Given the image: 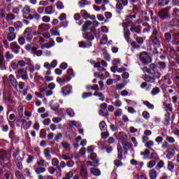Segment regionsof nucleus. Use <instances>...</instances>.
<instances>
[{
  "mask_svg": "<svg viewBox=\"0 0 179 179\" xmlns=\"http://www.w3.org/2000/svg\"><path fill=\"white\" fill-rule=\"evenodd\" d=\"M43 155L46 159V160H51V152L50 151V148H45L43 151Z\"/></svg>",
  "mask_w": 179,
  "mask_h": 179,
  "instance_id": "obj_19",
  "label": "nucleus"
},
{
  "mask_svg": "<svg viewBox=\"0 0 179 179\" xmlns=\"http://www.w3.org/2000/svg\"><path fill=\"white\" fill-rule=\"evenodd\" d=\"M50 33L52 36H60L59 33L58 32V29L57 28L50 29Z\"/></svg>",
  "mask_w": 179,
  "mask_h": 179,
  "instance_id": "obj_47",
  "label": "nucleus"
},
{
  "mask_svg": "<svg viewBox=\"0 0 179 179\" xmlns=\"http://www.w3.org/2000/svg\"><path fill=\"white\" fill-rule=\"evenodd\" d=\"M48 173H49L50 174H51V175L52 176L53 174L55 173V171H57V169H55V168H54V167H52V166H50V167H49V168L48 169Z\"/></svg>",
  "mask_w": 179,
  "mask_h": 179,
  "instance_id": "obj_57",
  "label": "nucleus"
},
{
  "mask_svg": "<svg viewBox=\"0 0 179 179\" xmlns=\"http://www.w3.org/2000/svg\"><path fill=\"white\" fill-rule=\"evenodd\" d=\"M66 113H67V115H69L71 117L75 115V110H73V109H72V108H67Z\"/></svg>",
  "mask_w": 179,
  "mask_h": 179,
  "instance_id": "obj_43",
  "label": "nucleus"
},
{
  "mask_svg": "<svg viewBox=\"0 0 179 179\" xmlns=\"http://www.w3.org/2000/svg\"><path fill=\"white\" fill-rule=\"evenodd\" d=\"M62 146L65 149V150H71V144L68 143L67 142H62Z\"/></svg>",
  "mask_w": 179,
  "mask_h": 179,
  "instance_id": "obj_41",
  "label": "nucleus"
},
{
  "mask_svg": "<svg viewBox=\"0 0 179 179\" xmlns=\"http://www.w3.org/2000/svg\"><path fill=\"white\" fill-rule=\"evenodd\" d=\"M142 116L143 117V118H145V120H149V118H150V114H149V112L148 111H143L142 113Z\"/></svg>",
  "mask_w": 179,
  "mask_h": 179,
  "instance_id": "obj_56",
  "label": "nucleus"
},
{
  "mask_svg": "<svg viewBox=\"0 0 179 179\" xmlns=\"http://www.w3.org/2000/svg\"><path fill=\"white\" fill-rule=\"evenodd\" d=\"M143 104L144 106H146V107H148L149 110H153V108H155V105L150 103V102H149L148 101H144Z\"/></svg>",
  "mask_w": 179,
  "mask_h": 179,
  "instance_id": "obj_37",
  "label": "nucleus"
},
{
  "mask_svg": "<svg viewBox=\"0 0 179 179\" xmlns=\"http://www.w3.org/2000/svg\"><path fill=\"white\" fill-rule=\"evenodd\" d=\"M139 59L142 64H144V65H148V64L150 62V56H149L148 52H143L140 54Z\"/></svg>",
  "mask_w": 179,
  "mask_h": 179,
  "instance_id": "obj_5",
  "label": "nucleus"
},
{
  "mask_svg": "<svg viewBox=\"0 0 179 179\" xmlns=\"http://www.w3.org/2000/svg\"><path fill=\"white\" fill-rule=\"evenodd\" d=\"M94 96H96V97H101L100 100L101 101H104L105 98L104 96L103 95V93L100 92H95L94 93Z\"/></svg>",
  "mask_w": 179,
  "mask_h": 179,
  "instance_id": "obj_38",
  "label": "nucleus"
},
{
  "mask_svg": "<svg viewBox=\"0 0 179 179\" xmlns=\"http://www.w3.org/2000/svg\"><path fill=\"white\" fill-rule=\"evenodd\" d=\"M78 45L81 48H90V47H92V42L86 43L85 42L81 41L78 43Z\"/></svg>",
  "mask_w": 179,
  "mask_h": 179,
  "instance_id": "obj_23",
  "label": "nucleus"
},
{
  "mask_svg": "<svg viewBox=\"0 0 179 179\" xmlns=\"http://www.w3.org/2000/svg\"><path fill=\"white\" fill-rule=\"evenodd\" d=\"M122 26L123 27L124 37L126 41L129 43V41H131V31H129V29H128V22H123Z\"/></svg>",
  "mask_w": 179,
  "mask_h": 179,
  "instance_id": "obj_3",
  "label": "nucleus"
},
{
  "mask_svg": "<svg viewBox=\"0 0 179 179\" xmlns=\"http://www.w3.org/2000/svg\"><path fill=\"white\" fill-rule=\"evenodd\" d=\"M143 15H145V16H148V15H150V16H153V11L150 9H146L144 11H143Z\"/></svg>",
  "mask_w": 179,
  "mask_h": 179,
  "instance_id": "obj_50",
  "label": "nucleus"
},
{
  "mask_svg": "<svg viewBox=\"0 0 179 179\" xmlns=\"http://www.w3.org/2000/svg\"><path fill=\"white\" fill-rule=\"evenodd\" d=\"M91 174H93V176H95L96 177H99L100 176L101 172L100 170L96 169V168H92L90 169Z\"/></svg>",
  "mask_w": 179,
  "mask_h": 179,
  "instance_id": "obj_29",
  "label": "nucleus"
},
{
  "mask_svg": "<svg viewBox=\"0 0 179 179\" xmlns=\"http://www.w3.org/2000/svg\"><path fill=\"white\" fill-rule=\"evenodd\" d=\"M80 177H83L85 179H87V169L83 165H82L80 169Z\"/></svg>",
  "mask_w": 179,
  "mask_h": 179,
  "instance_id": "obj_11",
  "label": "nucleus"
},
{
  "mask_svg": "<svg viewBox=\"0 0 179 179\" xmlns=\"http://www.w3.org/2000/svg\"><path fill=\"white\" fill-rule=\"evenodd\" d=\"M160 93V88L155 87L151 91L152 96H156Z\"/></svg>",
  "mask_w": 179,
  "mask_h": 179,
  "instance_id": "obj_36",
  "label": "nucleus"
},
{
  "mask_svg": "<svg viewBox=\"0 0 179 179\" xmlns=\"http://www.w3.org/2000/svg\"><path fill=\"white\" fill-rule=\"evenodd\" d=\"M38 29L41 33H43V31H47V30H50V27L45 24H41L39 25Z\"/></svg>",
  "mask_w": 179,
  "mask_h": 179,
  "instance_id": "obj_21",
  "label": "nucleus"
},
{
  "mask_svg": "<svg viewBox=\"0 0 179 179\" xmlns=\"http://www.w3.org/2000/svg\"><path fill=\"white\" fill-rule=\"evenodd\" d=\"M143 79L145 80V82H149V83H155V78L148 76V74H145L143 76Z\"/></svg>",
  "mask_w": 179,
  "mask_h": 179,
  "instance_id": "obj_16",
  "label": "nucleus"
},
{
  "mask_svg": "<svg viewBox=\"0 0 179 179\" xmlns=\"http://www.w3.org/2000/svg\"><path fill=\"white\" fill-rule=\"evenodd\" d=\"M58 164H59V160H58L57 158H53L52 159V166L54 167H58Z\"/></svg>",
  "mask_w": 179,
  "mask_h": 179,
  "instance_id": "obj_48",
  "label": "nucleus"
},
{
  "mask_svg": "<svg viewBox=\"0 0 179 179\" xmlns=\"http://www.w3.org/2000/svg\"><path fill=\"white\" fill-rule=\"evenodd\" d=\"M143 26H145V28L143 29V33H149L152 30V27L148 23H143Z\"/></svg>",
  "mask_w": 179,
  "mask_h": 179,
  "instance_id": "obj_31",
  "label": "nucleus"
},
{
  "mask_svg": "<svg viewBox=\"0 0 179 179\" xmlns=\"http://www.w3.org/2000/svg\"><path fill=\"white\" fill-rule=\"evenodd\" d=\"M10 65H11V68L13 69H16L17 68L18 66V63L16 60H13L10 63Z\"/></svg>",
  "mask_w": 179,
  "mask_h": 179,
  "instance_id": "obj_54",
  "label": "nucleus"
},
{
  "mask_svg": "<svg viewBox=\"0 0 179 179\" xmlns=\"http://www.w3.org/2000/svg\"><path fill=\"white\" fill-rule=\"evenodd\" d=\"M170 0H158L159 6H166V5H169Z\"/></svg>",
  "mask_w": 179,
  "mask_h": 179,
  "instance_id": "obj_35",
  "label": "nucleus"
},
{
  "mask_svg": "<svg viewBox=\"0 0 179 179\" xmlns=\"http://www.w3.org/2000/svg\"><path fill=\"white\" fill-rule=\"evenodd\" d=\"M164 37L166 43H170L171 41V34L170 32L166 33Z\"/></svg>",
  "mask_w": 179,
  "mask_h": 179,
  "instance_id": "obj_40",
  "label": "nucleus"
},
{
  "mask_svg": "<svg viewBox=\"0 0 179 179\" xmlns=\"http://www.w3.org/2000/svg\"><path fill=\"white\" fill-rule=\"evenodd\" d=\"M16 38V34H7V40L8 41H13Z\"/></svg>",
  "mask_w": 179,
  "mask_h": 179,
  "instance_id": "obj_44",
  "label": "nucleus"
},
{
  "mask_svg": "<svg viewBox=\"0 0 179 179\" xmlns=\"http://www.w3.org/2000/svg\"><path fill=\"white\" fill-rule=\"evenodd\" d=\"M45 13L46 15H52V13H55V8L52 6H48L45 8Z\"/></svg>",
  "mask_w": 179,
  "mask_h": 179,
  "instance_id": "obj_14",
  "label": "nucleus"
},
{
  "mask_svg": "<svg viewBox=\"0 0 179 179\" xmlns=\"http://www.w3.org/2000/svg\"><path fill=\"white\" fill-rule=\"evenodd\" d=\"M22 12L23 17H24V16H27V15H30V13H31V10L30 9V7L25 6L22 8Z\"/></svg>",
  "mask_w": 179,
  "mask_h": 179,
  "instance_id": "obj_22",
  "label": "nucleus"
},
{
  "mask_svg": "<svg viewBox=\"0 0 179 179\" xmlns=\"http://www.w3.org/2000/svg\"><path fill=\"white\" fill-rule=\"evenodd\" d=\"M164 167V161L160 160L157 164V169H163Z\"/></svg>",
  "mask_w": 179,
  "mask_h": 179,
  "instance_id": "obj_59",
  "label": "nucleus"
},
{
  "mask_svg": "<svg viewBox=\"0 0 179 179\" xmlns=\"http://www.w3.org/2000/svg\"><path fill=\"white\" fill-rule=\"evenodd\" d=\"M15 175L16 178H17V179H22L23 177V174H22V173H20V171H16L15 172Z\"/></svg>",
  "mask_w": 179,
  "mask_h": 179,
  "instance_id": "obj_61",
  "label": "nucleus"
},
{
  "mask_svg": "<svg viewBox=\"0 0 179 179\" xmlns=\"http://www.w3.org/2000/svg\"><path fill=\"white\" fill-rule=\"evenodd\" d=\"M23 36L25 38H27V41H31V39L33 38V35H31V28H27L24 31Z\"/></svg>",
  "mask_w": 179,
  "mask_h": 179,
  "instance_id": "obj_9",
  "label": "nucleus"
},
{
  "mask_svg": "<svg viewBox=\"0 0 179 179\" xmlns=\"http://www.w3.org/2000/svg\"><path fill=\"white\" fill-rule=\"evenodd\" d=\"M119 134L120 137L118 138V139L121 141L124 150L127 151L130 150V149H132V144L129 142L126 141L127 138H128V135H127L124 132H120Z\"/></svg>",
  "mask_w": 179,
  "mask_h": 179,
  "instance_id": "obj_2",
  "label": "nucleus"
},
{
  "mask_svg": "<svg viewBox=\"0 0 179 179\" xmlns=\"http://www.w3.org/2000/svg\"><path fill=\"white\" fill-rule=\"evenodd\" d=\"M16 16L12 13H9L6 15V20L8 23H12V20H15Z\"/></svg>",
  "mask_w": 179,
  "mask_h": 179,
  "instance_id": "obj_26",
  "label": "nucleus"
},
{
  "mask_svg": "<svg viewBox=\"0 0 179 179\" xmlns=\"http://www.w3.org/2000/svg\"><path fill=\"white\" fill-rule=\"evenodd\" d=\"M78 3L81 8H85V6L87 5V0H81Z\"/></svg>",
  "mask_w": 179,
  "mask_h": 179,
  "instance_id": "obj_62",
  "label": "nucleus"
},
{
  "mask_svg": "<svg viewBox=\"0 0 179 179\" xmlns=\"http://www.w3.org/2000/svg\"><path fill=\"white\" fill-rule=\"evenodd\" d=\"M159 16L161 19L164 20V19L169 18V8H164L161 10L159 13Z\"/></svg>",
  "mask_w": 179,
  "mask_h": 179,
  "instance_id": "obj_10",
  "label": "nucleus"
},
{
  "mask_svg": "<svg viewBox=\"0 0 179 179\" xmlns=\"http://www.w3.org/2000/svg\"><path fill=\"white\" fill-rule=\"evenodd\" d=\"M148 176L150 179H157V171L155 169H151L148 172Z\"/></svg>",
  "mask_w": 179,
  "mask_h": 179,
  "instance_id": "obj_12",
  "label": "nucleus"
},
{
  "mask_svg": "<svg viewBox=\"0 0 179 179\" xmlns=\"http://www.w3.org/2000/svg\"><path fill=\"white\" fill-rule=\"evenodd\" d=\"M162 38V33L160 32V29L156 28L155 26L152 27V32L151 36H150V41L154 44V45H157V47H160V39Z\"/></svg>",
  "mask_w": 179,
  "mask_h": 179,
  "instance_id": "obj_1",
  "label": "nucleus"
},
{
  "mask_svg": "<svg viewBox=\"0 0 179 179\" xmlns=\"http://www.w3.org/2000/svg\"><path fill=\"white\" fill-rule=\"evenodd\" d=\"M90 159L92 160L95 164H99V159H97V155H96V153L90 154Z\"/></svg>",
  "mask_w": 179,
  "mask_h": 179,
  "instance_id": "obj_27",
  "label": "nucleus"
},
{
  "mask_svg": "<svg viewBox=\"0 0 179 179\" xmlns=\"http://www.w3.org/2000/svg\"><path fill=\"white\" fill-rule=\"evenodd\" d=\"M56 7L59 10L64 9L65 6H64V3L62 1H57L56 3Z\"/></svg>",
  "mask_w": 179,
  "mask_h": 179,
  "instance_id": "obj_46",
  "label": "nucleus"
},
{
  "mask_svg": "<svg viewBox=\"0 0 179 179\" xmlns=\"http://www.w3.org/2000/svg\"><path fill=\"white\" fill-rule=\"evenodd\" d=\"M10 48L14 54H19L20 52V46L17 45V42H12L10 44Z\"/></svg>",
  "mask_w": 179,
  "mask_h": 179,
  "instance_id": "obj_8",
  "label": "nucleus"
},
{
  "mask_svg": "<svg viewBox=\"0 0 179 179\" xmlns=\"http://www.w3.org/2000/svg\"><path fill=\"white\" fill-rule=\"evenodd\" d=\"M8 79H9V82L11 83L12 86H13L14 87H17V80L15 78V76L10 75L8 77Z\"/></svg>",
  "mask_w": 179,
  "mask_h": 179,
  "instance_id": "obj_13",
  "label": "nucleus"
},
{
  "mask_svg": "<svg viewBox=\"0 0 179 179\" xmlns=\"http://www.w3.org/2000/svg\"><path fill=\"white\" fill-rule=\"evenodd\" d=\"M116 2L115 8L117 10H122L124 6H128V0H115Z\"/></svg>",
  "mask_w": 179,
  "mask_h": 179,
  "instance_id": "obj_6",
  "label": "nucleus"
},
{
  "mask_svg": "<svg viewBox=\"0 0 179 179\" xmlns=\"http://www.w3.org/2000/svg\"><path fill=\"white\" fill-rule=\"evenodd\" d=\"M158 66L160 68V69H164V68H166V62H159Z\"/></svg>",
  "mask_w": 179,
  "mask_h": 179,
  "instance_id": "obj_64",
  "label": "nucleus"
},
{
  "mask_svg": "<svg viewBox=\"0 0 179 179\" xmlns=\"http://www.w3.org/2000/svg\"><path fill=\"white\" fill-rule=\"evenodd\" d=\"M22 6H18L17 7L13 9V13H15L16 15L19 14V12H20V9H22Z\"/></svg>",
  "mask_w": 179,
  "mask_h": 179,
  "instance_id": "obj_60",
  "label": "nucleus"
},
{
  "mask_svg": "<svg viewBox=\"0 0 179 179\" xmlns=\"http://www.w3.org/2000/svg\"><path fill=\"white\" fill-rule=\"evenodd\" d=\"M166 153H168L171 157H173V156H174L176 154V147H174V145H171L169 148L167 149Z\"/></svg>",
  "mask_w": 179,
  "mask_h": 179,
  "instance_id": "obj_18",
  "label": "nucleus"
},
{
  "mask_svg": "<svg viewBox=\"0 0 179 179\" xmlns=\"http://www.w3.org/2000/svg\"><path fill=\"white\" fill-rule=\"evenodd\" d=\"M126 23H128V27L130 26V31H131V33H136V34H141V33H142V29L141 27L135 26V24H134L132 21L126 22Z\"/></svg>",
  "mask_w": 179,
  "mask_h": 179,
  "instance_id": "obj_4",
  "label": "nucleus"
},
{
  "mask_svg": "<svg viewBox=\"0 0 179 179\" xmlns=\"http://www.w3.org/2000/svg\"><path fill=\"white\" fill-rule=\"evenodd\" d=\"M131 47L134 50H139V48H141V46H139L135 41L131 42Z\"/></svg>",
  "mask_w": 179,
  "mask_h": 179,
  "instance_id": "obj_58",
  "label": "nucleus"
},
{
  "mask_svg": "<svg viewBox=\"0 0 179 179\" xmlns=\"http://www.w3.org/2000/svg\"><path fill=\"white\" fill-rule=\"evenodd\" d=\"M35 173L36 174H43V173H45V168L39 166L35 169Z\"/></svg>",
  "mask_w": 179,
  "mask_h": 179,
  "instance_id": "obj_34",
  "label": "nucleus"
},
{
  "mask_svg": "<svg viewBox=\"0 0 179 179\" xmlns=\"http://www.w3.org/2000/svg\"><path fill=\"white\" fill-rule=\"evenodd\" d=\"M61 93L63 96H68L72 93V86L71 85H67L62 87Z\"/></svg>",
  "mask_w": 179,
  "mask_h": 179,
  "instance_id": "obj_7",
  "label": "nucleus"
},
{
  "mask_svg": "<svg viewBox=\"0 0 179 179\" xmlns=\"http://www.w3.org/2000/svg\"><path fill=\"white\" fill-rule=\"evenodd\" d=\"M99 128L101 131H106L107 129V124H106V122L102 121L99 123Z\"/></svg>",
  "mask_w": 179,
  "mask_h": 179,
  "instance_id": "obj_39",
  "label": "nucleus"
},
{
  "mask_svg": "<svg viewBox=\"0 0 179 179\" xmlns=\"http://www.w3.org/2000/svg\"><path fill=\"white\" fill-rule=\"evenodd\" d=\"M6 65H5V58H0V69L1 71H3V69H6Z\"/></svg>",
  "mask_w": 179,
  "mask_h": 179,
  "instance_id": "obj_42",
  "label": "nucleus"
},
{
  "mask_svg": "<svg viewBox=\"0 0 179 179\" xmlns=\"http://www.w3.org/2000/svg\"><path fill=\"white\" fill-rule=\"evenodd\" d=\"M117 149L118 152L117 157L120 160H122V147L121 146V145H117Z\"/></svg>",
  "mask_w": 179,
  "mask_h": 179,
  "instance_id": "obj_28",
  "label": "nucleus"
},
{
  "mask_svg": "<svg viewBox=\"0 0 179 179\" xmlns=\"http://www.w3.org/2000/svg\"><path fill=\"white\" fill-rule=\"evenodd\" d=\"M38 167H44L45 166V161L43 159H41L36 162Z\"/></svg>",
  "mask_w": 179,
  "mask_h": 179,
  "instance_id": "obj_45",
  "label": "nucleus"
},
{
  "mask_svg": "<svg viewBox=\"0 0 179 179\" xmlns=\"http://www.w3.org/2000/svg\"><path fill=\"white\" fill-rule=\"evenodd\" d=\"M150 154V151L148 149H145L144 152H141L140 153L141 156H144L143 159H146V156Z\"/></svg>",
  "mask_w": 179,
  "mask_h": 179,
  "instance_id": "obj_49",
  "label": "nucleus"
},
{
  "mask_svg": "<svg viewBox=\"0 0 179 179\" xmlns=\"http://www.w3.org/2000/svg\"><path fill=\"white\" fill-rule=\"evenodd\" d=\"M108 41V37L107 36V35H103L100 41V44H101L102 45H106Z\"/></svg>",
  "mask_w": 179,
  "mask_h": 179,
  "instance_id": "obj_32",
  "label": "nucleus"
},
{
  "mask_svg": "<svg viewBox=\"0 0 179 179\" xmlns=\"http://www.w3.org/2000/svg\"><path fill=\"white\" fill-rule=\"evenodd\" d=\"M32 54L36 55V57H41V55H43V50H37V48L35 47L32 48Z\"/></svg>",
  "mask_w": 179,
  "mask_h": 179,
  "instance_id": "obj_24",
  "label": "nucleus"
},
{
  "mask_svg": "<svg viewBox=\"0 0 179 179\" xmlns=\"http://www.w3.org/2000/svg\"><path fill=\"white\" fill-rule=\"evenodd\" d=\"M145 148L150 149V150H152V146H155V142L153 141H147L145 144Z\"/></svg>",
  "mask_w": 179,
  "mask_h": 179,
  "instance_id": "obj_33",
  "label": "nucleus"
},
{
  "mask_svg": "<svg viewBox=\"0 0 179 179\" xmlns=\"http://www.w3.org/2000/svg\"><path fill=\"white\" fill-rule=\"evenodd\" d=\"M69 127H76V128H80L82 127L80 122L75 120L69 121Z\"/></svg>",
  "mask_w": 179,
  "mask_h": 179,
  "instance_id": "obj_20",
  "label": "nucleus"
},
{
  "mask_svg": "<svg viewBox=\"0 0 179 179\" xmlns=\"http://www.w3.org/2000/svg\"><path fill=\"white\" fill-rule=\"evenodd\" d=\"M168 170L169 171H173V170H174V164L173 163V162H168Z\"/></svg>",
  "mask_w": 179,
  "mask_h": 179,
  "instance_id": "obj_55",
  "label": "nucleus"
},
{
  "mask_svg": "<svg viewBox=\"0 0 179 179\" xmlns=\"http://www.w3.org/2000/svg\"><path fill=\"white\" fill-rule=\"evenodd\" d=\"M125 101L127 104H129V106H136V102L135 101L126 99Z\"/></svg>",
  "mask_w": 179,
  "mask_h": 179,
  "instance_id": "obj_63",
  "label": "nucleus"
},
{
  "mask_svg": "<svg viewBox=\"0 0 179 179\" xmlns=\"http://www.w3.org/2000/svg\"><path fill=\"white\" fill-rule=\"evenodd\" d=\"M84 38L88 41L89 43L90 44V43H92V41L94 40V36H93V34H92L91 32H87L84 36Z\"/></svg>",
  "mask_w": 179,
  "mask_h": 179,
  "instance_id": "obj_15",
  "label": "nucleus"
},
{
  "mask_svg": "<svg viewBox=\"0 0 179 179\" xmlns=\"http://www.w3.org/2000/svg\"><path fill=\"white\" fill-rule=\"evenodd\" d=\"M166 141H167V142H169V143H175L176 142V139H174L173 137L169 136H166Z\"/></svg>",
  "mask_w": 179,
  "mask_h": 179,
  "instance_id": "obj_53",
  "label": "nucleus"
},
{
  "mask_svg": "<svg viewBox=\"0 0 179 179\" xmlns=\"http://www.w3.org/2000/svg\"><path fill=\"white\" fill-rule=\"evenodd\" d=\"M5 58L7 61H10V59H13V58H15V55H13V54L10 51H7L5 54Z\"/></svg>",
  "mask_w": 179,
  "mask_h": 179,
  "instance_id": "obj_30",
  "label": "nucleus"
},
{
  "mask_svg": "<svg viewBox=\"0 0 179 179\" xmlns=\"http://www.w3.org/2000/svg\"><path fill=\"white\" fill-rule=\"evenodd\" d=\"M156 166V161L152 160L150 161L148 164V169H153Z\"/></svg>",
  "mask_w": 179,
  "mask_h": 179,
  "instance_id": "obj_52",
  "label": "nucleus"
},
{
  "mask_svg": "<svg viewBox=\"0 0 179 179\" xmlns=\"http://www.w3.org/2000/svg\"><path fill=\"white\" fill-rule=\"evenodd\" d=\"M90 26H92V21L89 20L85 22V24L83 25V31H87Z\"/></svg>",
  "mask_w": 179,
  "mask_h": 179,
  "instance_id": "obj_25",
  "label": "nucleus"
},
{
  "mask_svg": "<svg viewBox=\"0 0 179 179\" xmlns=\"http://www.w3.org/2000/svg\"><path fill=\"white\" fill-rule=\"evenodd\" d=\"M93 93L92 92H84L82 95V99H87L88 97H92Z\"/></svg>",
  "mask_w": 179,
  "mask_h": 179,
  "instance_id": "obj_51",
  "label": "nucleus"
},
{
  "mask_svg": "<svg viewBox=\"0 0 179 179\" xmlns=\"http://www.w3.org/2000/svg\"><path fill=\"white\" fill-rule=\"evenodd\" d=\"M24 129H29L31 127V121L27 122L26 120H21Z\"/></svg>",
  "mask_w": 179,
  "mask_h": 179,
  "instance_id": "obj_17",
  "label": "nucleus"
}]
</instances>
